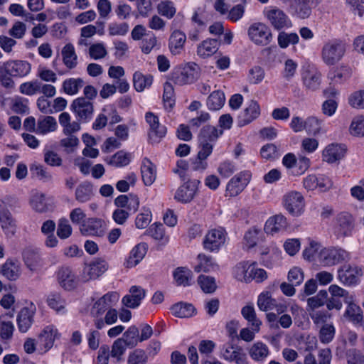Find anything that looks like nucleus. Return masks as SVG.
I'll list each match as a JSON object with an SVG mask.
<instances>
[{
	"instance_id": "nucleus-2",
	"label": "nucleus",
	"mask_w": 364,
	"mask_h": 364,
	"mask_svg": "<svg viewBox=\"0 0 364 364\" xmlns=\"http://www.w3.org/2000/svg\"><path fill=\"white\" fill-rule=\"evenodd\" d=\"M282 205L289 215L299 217L304 212L305 199L301 193L290 191L283 196Z\"/></svg>"
},
{
	"instance_id": "nucleus-61",
	"label": "nucleus",
	"mask_w": 364,
	"mask_h": 364,
	"mask_svg": "<svg viewBox=\"0 0 364 364\" xmlns=\"http://www.w3.org/2000/svg\"><path fill=\"white\" fill-rule=\"evenodd\" d=\"M198 283L203 291L207 294L213 293L217 289L215 280L212 277L200 275L198 279Z\"/></svg>"
},
{
	"instance_id": "nucleus-21",
	"label": "nucleus",
	"mask_w": 364,
	"mask_h": 364,
	"mask_svg": "<svg viewBox=\"0 0 364 364\" xmlns=\"http://www.w3.org/2000/svg\"><path fill=\"white\" fill-rule=\"evenodd\" d=\"M303 83L306 89L316 90L321 83V73L312 65L305 67L302 72Z\"/></svg>"
},
{
	"instance_id": "nucleus-54",
	"label": "nucleus",
	"mask_w": 364,
	"mask_h": 364,
	"mask_svg": "<svg viewBox=\"0 0 364 364\" xmlns=\"http://www.w3.org/2000/svg\"><path fill=\"white\" fill-rule=\"evenodd\" d=\"M30 203L32 208L37 212L44 213L49 209L46 196L42 193H34Z\"/></svg>"
},
{
	"instance_id": "nucleus-40",
	"label": "nucleus",
	"mask_w": 364,
	"mask_h": 364,
	"mask_svg": "<svg viewBox=\"0 0 364 364\" xmlns=\"http://www.w3.org/2000/svg\"><path fill=\"white\" fill-rule=\"evenodd\" d=\"M47 305L57 313H64L66 311L67 302L59 292H53L48 295Z\"/></svg>"
},
{
	"instance_id": "nucleus-27",
	"label": "nucleus",
	"mask_w": 364,
	"mask_h": 364,
	"mask_svg": "<svg viewBox=\"0 0 364 364\" xmlns=\"http://www.w3.org/2000/svg\"><path fill=\"white\" fill-rule=\"evenodd\" d=\"M145 296V290L140 287L132 286L129 289V294L124 296L122 299V303L128 308L137 307L141 301Z\"/></svg>"
},
{
	"instance_id": "nucleus-7",
	"label": "nucleus",
	"mask_w": 364,
	"mask_h": 364,
	"mask_svg": "<svg viewBox=\"0 0 364 364\" xmlns=\"http://www.w3.org/2000/svg\"><path fill=\"white\" fill-rule=\"evenodd\" d=\"M145 121L149 127V140L152 144L160 142L166 134V127L160 123L159 117L151 112L145 114Z\"/></svg>"
},
{
	"instance_id": "nucleus-62",
	"label": "nucleus",
	"mask_w": 364,
	"mask_h": 364,
	"mask_svg": "<svg viewBox=\"0 0 364 364\" xmlns=\"http://www.w3.org/2000/svg\"><path fill=\"white\" fill-rule=\"evenodd\" d=\"M19 92L21 94L28 96L40 93V81L34 80L21 84L19 86Z\"/></svg>"
},
{
	"instance_id": "nucleus-63",
	"label": "nucleus",
	"mask_w": 364,
	"mask_h": 364,
	"mask_svg": "<svg viewBox=\"0 0 364 364\" xmlns=\"http://www.w3.org/2000/svg\"><path fill=\"white\" fill-rule=\"evenodd\" d=\"M278 44L282 48H286L289 45L296 44L299 42V36L295 33H287L281 32L278 35Z\"/></svg>"
},
{
	"instance_id": "nucleus-32",
	"label": "nucleus",
	"mask_w": 364,
	"mask_h": 364,
	"mask_svg": "<svg viewBox=\"0 0 364 364\" xmlns=\"http://www.w3.org/2000/svg\"><path fill=\"white\" fill-rule=\"evenodd\" d=\"M347 147L343 144L332 143L323 151V156L327 159H341L347 155Z\"/></svg>"
},
{
	"instance_id": "nucleus-43",
	"label": "nucleus",
	"mask_w": 364,
	"mask_h": 364,
	"mask_svg": "<svg viewBox=\"0 0 364 364\" xmlns=\"http://www.w3.org/2000/svg\"><path fill=\"white\" fill-rule=\"evenodd\" d=\"M141 177L146 186H151L156 178V166L151 161H146L141 167Z\"/></svg>"
},
{
	"instance_id": "nucleus-16",
	"label": "nucleus",
	"mask_w": 364,
	"mask_h": 364,
	"mask_svg": "<svg viewBox=\"0 0 364 364\" xmlns=\"http://www.w3.org/2000/svg\"><path fill=\"white\" fill-rule=\"evenodd\" d=\"M220 355L224 360L229 362H235L236 364H249L242 349L231 343L223 346Z\"/></svg>"
},
{
	"instance_id": "nucleus-46",
	"label": "nucleus",
	"mask_w": 364,
	"mask_h": 364,
	"mask_svg": "<svg viewBox=\"0 0 364 364\" xmlns=\"http://www.w3.org/2000/svg\"><path fill=\"white\" fill-rule=\"evenodd\" d=\"M261 234V229L257 226L250 228L243 237V247L250 250L255 247L259 240V235Z\"/></svg>"
},
{
	"instance_id": "nucleus-44",
	"label": "nucleus",
	"mask_w": 364,
	"mask_h": 364,
	"mask_svg": "<svg viewBox=\"0 0 364 364\" xmlns=\"http://www.w3.org/2000/svg\"><path fill=\"white\" fill-rule=\"evenodd\" d=\"M28 100L21 97L16 96L5 100L9 109L14 113L23 114L28 110Z\"/></svg>"
},
{
	"instance_id": "nucleus-60",
	"label": "nucleus",
	"mask_w": 364,
	"mask_h": 364,
	"mask_svg": "<svg viewBox=\"0 0 364 364\" xmlns=\"http://www.w3.org/2000/svg\"><path fill=\"white\" fill-rule=\"evenodd\" d=\"M118 314L114 309H109L104 318H99L95 320V325L97 329H102L105 324L112 325L117 321Z\"/></svg>"
},
{
	"instance_id": "nucleus-5",
	"label": "nucleus",
	"mask_w": 364,
	"mask_h": 364,
	"mask_svg": "<svg viewBox=\"0 0 364 364\" xmlns=\"http://www.w3.org/2000/svg\"><path fill=\"white\" fill-rule=\"evenodd\" d=\"M198 77V66L189 63L177 68L172 73V80L175 84L184 85L194 82Z\"/></svg>"
},
{
	"instance_id": "nucleus-53",
	"label": "nucleus",
	"mask_w": 364,
	"mask_h": 364,
	"mask_svg": "<svg viewBox=\"0 0 364 364\" xmlns=\"http://www.w3.org/2000/svg\"><path fill=\"white\" fill-rule=\"evenodd\" d=\"M225 97L223 92L217 90L213 92L207 100V106L210 110H218L225 104Z\"/></svg>"
},
{
	"instance_id": "nucleus-26",
	"label": "nucleus",
	"mask_w": 364,
	"mask_h": 364,
	"mask_svg": "<svg viewBox=\"0 0 364 364\" xmlns=\"http://www.w3.org/2000/svg\"><path fill=\"white\" fill-rule=\"evenodd\" d=\"M72 106L75 113L80 119L86 120L91 118L93 106L92 102L87 99L79 97L73 101Z\"/></svg>"
},
{
	"instance_id": "nucleus-57",
	"label": "nucleus",
	"mask_w": 364,
	"mask_h": 364,
	"mask_svg": "<svg viewBox=\"0 0 364 364\" xmlns=\"http://www.w3.org/2000/svg\"><path fill=\"white\" fill-rule=\"evenodd\" d=\"M121 340H124V343L129 348L135 347L139 342V330L136 326H130L123 334Z\"/></svg>"
},
{
	"instance_id": "nucleus-50",
	"label": "nucleus",
	"mask_w": 364,
	"mask_h": 364,
	"mask_svg": "<svg viewBox=\"0 0 364 364\" xmlns=\"http://www.w3.org/2000/svg\"><path fill=\"white\" fill-rule=\"evenodd\" d=\"M174 316L179 318H188L192 316L196 311V309L191 304L179 303L175 304L171 308Z\"/></svg>"
},
{
	"instance_id": "nucleus-45",
	"label": "nucleus",
	"mask_w": 364,
	"mask_h": 364,
	"mask_svg": "<svg viewBox=\"0 0 364 364\" xmlns=\"http://www.w3.org/2000/svg\"><path fill=\"white\" fill-rule=\"evenodd\" d=\"M174 280L177 285L189 286L192 279L191 271L185 267H177L173 272Z\"/></svg>"
},
{
	"instance_id": "nucleus-51",
	"label": "nucleus",
	"mask_w": 364,
	"mask_h": 364,
	"mask_svg": "<svg viewBox=\"0 0 364 364\" xmlns=\"http://www.w3.org/2000/svg\"><path fill=\"white\" fill-rule=\"evenodd\" d=\"M136 121L131 119L128 124H120L116 126L114 129V134L120 141H125L129 137V127H136Z\"/></svg>"
},
{
	"instance_id": "nucleus-3",
	"label": "nucleus",
	"mask_w": 364,
	"mask_h": 364,
	"mask_svg": "<svg viewBox=\"0 0 364 364\" xmlns=\"http://www.w3.org/2000/svg\"><path fill=\"white\" fill-rule=\"evenodd\" d=\"M345 52V44L339 40L333 39L323 45L321 50V57L326 64L332 65L343 58Z\"/></svg>"
},
{
	"instance_id": "nucleus-15",
	"label": "nucleus",
	"mask_w": 364,
	"mask_h": 364,
	"mask_svg": "<svg viewBox=\"0 0 364 364\" xmlns=\"http://www.w3.org/2000/svg\"><path fill=\"white\" fill-rule=\"evenodd\" d=\"M117 299L118 296L116 293H108L104 295L94 303L90 311L92 316L95 319L101 318V316L108 311Z\"/></svg>"
},
{
	"instance_id": "nucleus-30",
	"label": "nucleus",
	"mask_w": 364,
	"mask_h": 364,
	"mask_svg": "<svg viewBox=\"0 0 364 364\" xmlns=\"http://www.w3.org/2000/svg\"><path fill=\"white\" fill-rule=\"evenodd\" d=\"M186 36L184 33L175 30L172 32L168 40V48L173 55H178L184 49Z\"/></svg>"
},
{
	"instance_id": "nucleus-48",
	"label": "nucleus",
	"mask_w": 364,
	"mask_h": 364,
	"mask_svg": "<svg viewBox=\"0 0 364 364\" xmlns=\"http://www.w3.org/2000/svg\"><path fill=\"white\" fill-rule=\"evenodd\" d=\"M23 259L27 268L33 272L38 271L41 266L40 255L33 250L26 251L23 255Z\"/></svg>"
},
{
	"instance_id": "nucleus-35",
	"label": "nucleus",
	"mask_w": 364,
	"mask_h": 364,
	"mask_svg": "<svg viewBox=\"0 0 364 364\" xmlns=\"http://www.w3.org/2000/svg\"><path fill=\"white\" fill-rule=\"evenodd\" d=\"M154 77L150 74H144L136 71L133 74V86L136 92H141L151 87Z\"/></svg>"
},
{
	"instance_id": "nucleus-29",
	"label": "nucleus",
	"mask_w": 364,
	"mask_h": 364,
	"mask_svg": "<svg viewBox=\"0 0 364 364\" xmlns=\"http://www.w3.org/2000/svg\"><path fill=\"white\" fill-rule=\"evenodd\" d=\"M223 134L222 129L212 125L204 126L198 134V141L215 145L218 139Z\"/></svg>"
},
{
	"instance_id": "nucleus-31",
	"label": "nucleus",
	"mask_w": 364,
	"mask_h": 364,
	"mask_svg": "<svg viewBox=\"0 0 364 364\" xmlns=\"http://www.w3.org/2000/svg\"><path fill=\"white\" fill-rule=\"evenodd\" d=\"M287 218L282 215L270 217L265 223L264 231L267 234L274 235L286 228Z\"/></svg>"
},
{
	"instance_id": "nucleus-38",
	"label": "nucleus",
	"mask_w": 364,
	"mask_h": 364,
	"mask_svg": "<svg viewBox=\"0 0 364 364\" xmlns=\"http://www.w3.org/2000/svg\"><path fill=\"white\" fill-rule=\"evenodd\" d=\"M146 253V245L140 243L136 245L130 252L129 257L125 262L127 268H132L137 265L144 257Z\"/></svg>"
},
{
	"instance_id": "nucleus-42",
	"label": "nucleus",
	"mask_w": 364,
	"mask_h": 364,
	"mask_svg": "<svg viewBox=\"0 0 364 364\" xmlns=\"http://www.w3.org/2000/svg\"><path fill=\"white\" fill-rule=\"evenodd\" d=\"M288 173L293 176L304 173L309 167L308 161H283Z\"/></svg>"
},
{
	"instance_id": "nucleus-12",
	"label": "nucleus",
	"mask_w": 364,
	"mask_h": 364,
	"mask_svg": "<svg viewBox=\"0 0 364 364\" xmlns=\"http://www.w3.org/2000/svg\"><path fill=\"white\" fill-rule=\"evenodd\" d=\"M251 179L250 171H242L233 176L226 186V196L234 197L239 195Z\"/></svg>"
},
{
	"instance_id": "nucleus-56",
	"label": "nucleus",
	"mask_w": 364,
	"mask_h": 364,
	"mask_svg": "<svg viewBox=\"0 0 364 364\" xmlns=\"http://www.w3.org/2000/svg\"><path fill=\"white\" fill-rule=\"evenodd\" d=\"M147 233L155 240L168 242V237L166 235L164 227L161 223L152 224L148 229Z\"/></svg>"
},
{
	"instance_id": "nucleus-41",
	"label": "nucleus",
	"mask_w": 364,
	"mask_h": 364,
	"mask_svg": "<svg viewBox=\"0 0 364 364\" xmlns=\"http://www.w3.org/2000/svg\"><path fill=\"white\" fill-rule=\"evenodd\" d=\"M219 43L217 40L208 38L203 41L197 48V54L203 58H208L218 50Z\"/></svg>"
},
{
	"instance_id": "nucleus-14",
	"label": "nucleus",
	"mask_w": 364,
	"mask_h": 364,
	"mask_svg": "<svg viewBox=\"0 0 364 364\" xmlns=\"http://www.w3.org/2000/svg\"><path fill=\"white\" fill-rule=\"evenodd\" d=\"M36 308L33 303L29 306L22 308L17 314L16 324L18 329L21 333H26L33 323V318Z\"/></svg>"
},
{
	"instance_id": "nucleus-19",
	"label": "nucleus",
	"mask_w": 364,
	"mask_h": 364,
	"mask_svg": "<svg viewBox=\"0 0 364 364\" xmlns=\"http://www.w3.org/2000/svg\"><path fill=\"white\" fill-rule=\"evenodd\" d=\"M104 221L91 218L83 221L80 227V231L83 235H92L101 237L104 235L105 231L103 230Z\"/></svg>"
},
{
	"instance_id": "nucleus-10",
	"label": "nucleus",
	"mask_w": 364,
	"mask_h": 364,
	"mask_svg": "<svg viewBox=\"0 0 364 364\" xmlns=\"http://www.w3.org/2000/svg\"><path fill=\"white\" fill-rule=\"evenodd\" d=\"M318 253L319 262L325 266H333L338 264L348 257L346 250L336 247L323 248Z\"/></svg>"
},
{
	"instance_id": "nucleus-1",
	"label": "nucleus",
	"mask_w": 364,
	"mask_h": 364,
	"mask_svg": "<svg viewBox=\"0 0 364 364\" xmlns=\"http://www.w3.org/2000/svg\"><path fill=\"white\" fill-rule=\"evenodd\" d=\"M235 275L239 281L245 282L252 280L261 282L267 277L265 270L257 268L256 262L249 264L247 262H242L236 265Z\"/></svg>"
},
{
	"instance_id": "nucleus-4",
	"label": "nucleus",
	"mask_w": 364,
	"mask_h": 364,
	"mask_svg": "<svg viewBox=\"0 0 364 364\" xmlns=\"http://www.w3.org/2000/svg\"><path fill=\"white\" fill-rule=\"evenodd\" d=\"M263 15L271 26L275 30L279 31L289 28L292 26L289 17L284 11L276 6L265 7L263 10Z\"/></svg>"
},
{
	"instance_id": "nucleus-36",
	"label": "nucleus",
	"mask_w": 364,
	"mask_h": 364,
	"mask_svg": "<svg viewBox=\"0 0 364 364\" xmlns=\"http://www.w3.org/2000/svg\"><path fill=\"white\" fill-rule=\"evenodd\" d=\"M248 353L253 360L262 362L269 355V350L265 343L257 341L250 346L248 349Z\"/></svg>"
},
{
	"instance_id": "nucleus-24",
	"label": "nucleus",
	"mask_w": 364,
	"mask_h": 364,
	"mask_svg": "<svg viewBox=\"0 0 364 364\" xmlns=\"http://www.w3.org/2000/svg\"><path fill=\"white\" fill-rule=\"evenodd\" d=\"M257 306L263 311H267L275 309L279 314L285 311V306L282 304H278L274 299L272 297L269 292L261 293L257 299Z\"/></svg>"
},
{
	"instance_id": "nucleus-39",
	"label": "nucleus",
	"mask_w": 364,
	"mask_h": 364,
	"mask_svg": "<svg viewBox=\"0 0 364 364\" xmlns=\"http://www.w3.org/2000/svg\"><path fill=\"white\" fill-rule=\"evenodd\" d=\"M70 115L68 112H63L59 116V123L63 127V132L66 136H75L74 134L80 129L77 122H70Z\"/></svg>"
},
{
	"instance_id": "nucleus-22",
	"label": "nucleus",
	"mask_w": 364,
	"mask_h": 364,
	"mask_svg": "<svg viewBox=\"0 0 364 364\" xmlns=\"http://www.w3.org/2000/svg\"><path fill=\"white\" fill-rule=\"evenodd\" d=\"M197 191L198 186L196 182L188 181L178 188L174 198L181 203H189L194 198Z\"/></svg>"
},
{
	"instance_id": "nucleus-23",
	"label": "nucleus",
	"mask_w": 364,
	"mask_h": 364,
	"mask_svg": "<svg viewBox=\"0 0 364 364\" xmlns=\"http://www.w3.org/2000/svg\"><path fill=\"white\" fill-rule=\"evenodd\" d=\"M361 275L362 269L358 266L348 265L338 271V279L343 284L348 286L357 284Z\"/></svg>"
},
{
	"instance_id": "nucleus-18",
	"label": "nucleus",
	"mask_w": 364,
	"mask_h": 364,
	"mask_svg": "<svg viewBox=\"0 0 364 364\" xmlns=\"http://www.w3.org/2000/svg\"><path fill=\"white\" fill-rule=\"evenodd\" d=\"M0 274L9 281H16L21 275V267L19 262L16 259H7L0 266Z\"/></svg>"
},
{
	"instance_id": "nucleus-59",
	"label": "nucleus",
	"mask_w": 364,
	"mask_h": 364,
	"mask_svg": "<svg viewBox=\"0 0 364 364\" xmlns=\"http://www.w3.org/2000/svg\"><path fill=\"white\" fill-rule=\"evenodd\" d=\"M158 13L168 18H172L176 13V9L173 2L171 1H162L157 5Z\"/></svg>"
},
{
	"instance_id": "nucleus-9",
	"label": "nucleus",
	"mask_w": 364,
	"mask_h": 364,
	"mask_svg": "<svg viewBox=\"0 0 364 364\" xmlns=\"http://www.w3.org/2000/svg\"><path fill=\"white\" fill-rule=\"evenodd\" d=\"M108 269V264L102 259L97 258L88 264H85L82 274L81 280L87 282L96 279L103 274Z\"/></svg>"
},
{
	"instance_id": "nucleus-28",
	"label": "nucleus",
	"mask_w": 364,
	"mask_h": 364,
	"mask_svg": "<svg viewBox=\"0 0 364 364\" xmlns=\"http://www.w3.org/2000/svg\"><path fill=\"white\" fill-rule=\"evenodd\" d=\"M260 114V107L256 101H251L248 107L239 115L238 123L240 126H245Z\"/></svg>"
},
{
	"instance_id": "nucleus-58",
	"label": "nucleus",
	"mask_w": 364,
	"mask_h": 364,
	"mask_svg": "<svg viewBox=\"0 0 364 364\" xmlns=\"http://www.w3.org/2000/svg\"><path fill=\"white\" fill-rule=\"evenodd\" d=\"M163 101L165 109L168 111L171 110L175 105L173 87L168 82L164 85Z\"/></svg>"
},
{
	"instance_id": "nucleus-6",
	"label": "nucleus",
	"mask_w": 364,
	"mask_h": 364,
	"mask_svg": "<svg viewBox=\"0 0 364 364\" xmlns=\"http://www.w3.org/2000/svg\"><path fill=\"white\" fill-rule=\"evenodd\" d=\"M247 33L250 39L258 46H267L272 40V31L264 23H253L249 27Z\"/></svg>"
},
{
	"instance_id": "nucleus-13",
	"label": "nucleus",
	"mask_w": 364,
	"mask_h": 364,
	"mask_svg": "<svg viewBox=\"0 0 364 364\" xmlns=\"http://www.w3.org/2000/svg\"><path fill=\"white\" fill-rule=\"evenodd\" d=\"M57 281L60 287L65 291H71L78 287L79 279L69 267H62L57 273Z\"/></svg>"
},
{
	"instance_id": "nucleus-49",
	"label": "nucleus",
	"mask_w": 364,
	"mask_h": 364,
	"mask_svg": "<svg viewBox=\"0 0 364 364\" xmlns=\"http://www.w3.org/2000/svg\"><path fill=\"white\" fill-rule=\"evenodd\" d=\"M241 314L251 323L253 330L259 332L262 322L257 318L254 307L247 305L242 309Z\"/></svg>"
},
{
	"instance_id": "nucleus-25",
	"label": "nucleus",
	"mask_w": 364,
	"mask_h": 364,
	"mask_svg": "<svg viewBox=\"0 0 364 364\" xmlns=\"http://www.w3.org/2000/svg\"><path fill=\"white\" fill-rule=\"evenodd\" d=\"M338 232L343 237L350 236L354 229V218L347 212L339 213L336 217Z\"/></svg>"
},
{
	"instance_id": "nucleus-34",
	"label": "nucleus",
	"mask_w": 364,
	"mask_h": 364,
	"mask_svg": "<svg viewBox=\"0 0 364 364\" xmlns=\"http://www.w3.org/2000/svg\"><path fill=\"white\" fill-rule=\"evenodd\" d=\"M55 119L51 116H41L37 121L36 134L45 135L57 129Z\"/></svg>"
},
{
	"instance_id": "nucleus-8",
	"label": "nucleus",
	"mask_w": 364,
	"mask_h": 364,
	"mask_svg": "<svg viewBox=\"0 0 364 364\" xmlns=\"http://www.w3.org/2000/svg\"><path fill=\"white\" fill-rule=\"evenodd\" d=\"M226 232L222 228L208 231L203 240V247L209 252H218L226 241Z\"/></svg>"
},
{
	"instance_id": "nucleus-55",
	"label": "nucleus",
	"mask_w": 364,
	"mask_h": 364,
	"mask_svg": "<svg viewBox=\"0 0 364 364\" xmlns=\"http://www.w3.org/2000/svg\"><path fill=\"white\" fill-rule=\"evenodd\" d=\"M82 86L83 80L81 78L66 79L62 85L63 91L69 95L77 94Z\"/></svg>"
},
{
	"instance_id": "nucleus-47",
	"label": "nucleus",
	"mask_w": 364,
	"mask_h": 364,
	"mask_svg": "<svg viewBox=\"0 0 364 364\" xmlns=\"http://www.w3.org/2000/svg\"><path fill=\"white\" fill-rule=\"evenodd\" d=\"M327 295L326 291L321 290L316 296L309 297L306 301L307 312L309 313L311 312V311L318 310L319 308L322 307L326 304Z\"/></svg>"
},
{
	"instance_id": "nucleus-11",
	"label": "nucleus",
	"mask_w": 364,
	"mask_h": 364,
	"mask_svg": "<svg viewBox=\"0 0 364 364\" xmlns=\"http://www.w3.org/2000/svg\"><path fill=\"white\" fill-rule=\"evenodd\" d=\"M1 70L11 77H23L30 73L31 65L26 60H11L4 63L0 72Z\"/></svg>"
},
{
	"instance_id": "nucleus-37",
	"label": "nucleus",
	"mask_w": 364,
	"mask_h": 364,
	"mask_svg": "<svg viewBox=\"0 0 364 364\" xmlns=\"http://www.w3.org/2000/svg\"><path fill=\"white\" fill-rule=\"evenodd\" d=\"M0 225L5 235L11 237L16 233V225L9 210L0 211Z\"/></svg>"
},
{
	"instance_id": "nucleus-64",
	"label": "nucleus",
	"mask_w": 364,
	"mask_h": 364,
	"mask_svg": "<svg viewBox=\"0 0 364 364\" xmlns=\"http://www.w3.org/2000/svg\"><path fill=\"white\" fill-rule=\"evenodd\" d=\"M350 132L353 136H364V117L358 116L353 119L350 126Z\"/></svg>"
},
{
	"instance_id": "nucleus-33",
	"label": "nucleus",
	"mask_w": 364,
	"mask_h": 364,
	"mask_svg": "<svg viewBox=\"0 0 364 364\" xmlns=\"http://www.w3.org/2000/svg\"><path fill=\"white\" fill-rule=\"evenodd\" d=\"M64 65L68 69H74L77 65V55L72 43L65 44L61 50Z\"/></svg>"
},
{
	"instance_id": "nucleus-52",
	"label": "nucleus",
	"mask_w": 364,
	"mask_h": 364,
	"mask_svg": "<svg viewBox=\"0 0 364 364\" xmlns=\"http://www.w3.org/2000/svg\"><path fill=\"white\" fill-rule=\"evenodd\" d=\"M93 194L92 186L91 183L85 182L80 184L75 191V199L85 203L88 201Z\"/></svg>"
},
{
	"instance_id": "nucleus-20",
	"label": "nucleus",
	"mask_w": 364,
	"mask_h": 364,
	"mask_svg": "<svg viewBox=\"0 0 364 364\" xmlns=\"http://www.w3.org/2000/svg\"><path fill=\"white\" fill-rule=\"evenodd\" d=\"M58 336L57 329L53 326L45 327L38 336V343L43 352L48 351L53 346Z\"/></svg>"
},
{
	"instance_id": "nucleus-17",
	"label": "nucleus",
	"mask_w": 364,
	"mask_h": 364,
	"mask_svg": "<svg viewBox=\"0 0 364 364\" xmlns=\"http://www.w3.org/2000/svg\"><path fill=\"white\" fill-rule=\"evenodd\" d=\"M345 303L347 304L345 313L343 314L348 321L355 325H359L364 328V316L360 307L355 302L354 296L348 298Z\"/></svg>"
}]
</instances>
